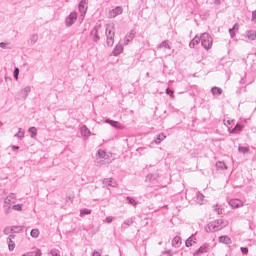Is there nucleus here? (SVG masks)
Wrapping results in <instances>:
<instances>
[{"mask_svg": "<svg viewBox=\"0 0 256 256\" xmlns=\"http://www.w3.org/2000/svg\"><path fill=\"white\" fill-rule=\"evenodd\" d=\"M227 225H229V222L223 219L214 220L205 227V230L207 233H215V231H220V229L227 227Z\"/></svg>", "mask_w": 256, "mask_h": 256, "instance_id": "nucleus-1", "label": "nucleus"}, {"mask_svg": "<svg viewBox=\"0 0 256 256\" xmlns=\"http://www.w3.org/2000/svg\"><path fill=\"white\" fill-rule=\"evenodd\" d=\"M200 39H202V45L204 48L211 49L213 39H211L207 33L201 34Z\"/></svg>", "mask_w": 256, "mask_h": 256, "instance_id": "nucleus-2", "label": "nucleus"}, {"mask_svg": "<svg viewBox=\"0 0 256 256\" xmlns=\"http://www.w3.org/2000/svg\"><path fill=\"white\" fill-rule=\"evenodd\" d=\"M121 13H123V8L121 6H118L108 13V17L109 19H115V17H117V15H121Z\"/></svg>", "mask_w": 256, "mask_h": 256, "instance_id": "nucleus-3", "label": "nucleus"}, {"mask_svg": "<svg viewBox=\"0 0 256 256\" xmlns=\"http://www.w3.org/2000/svg\"><path fill=\"white\" fill-rule=\"evenodd\" d=\"M77 21V13L72 12L65 20L66 27H71Z\"/></svg>", "mask_w": 256, "mask_h": 256, "instance_id": "nucleus-4", "label": "nucleus"}, {"mask_svg": "<svg viewBox=\"0 0 256 256\" xmlns=\"http://www.w3.org/2000/svg\"><path fill=\"white\" fill-rule=\"evenodd\" d=\"M89 0H81L79 3V11L81 13V16L84 17L85 13H87Z\"/></svg>", "mask_w": 256, "mask_h": 256, "instance_id": "nucleus-5", "label": "nucleus"}, {"mask_svg": "<svg viewBox=\"0 0 256 256\" xmlns=\"http://www.w3.org/2000/svg\"><path fill=\"white\" fill-rule=\"evenodd\" d=\"M229 205L232 207V209H239L243 207V201L239 199H231L229 201Z\"/></svg>", "mask_w": 256, "mask_h": 256, "instance_id": "nucleus-6", "label": "nucleus"}, {"mask_svg": "<svg viewBox=\"0 0 256 256\" xmlns=\"http://www.w3.org/2000/svg\"><path fill=\"white\" fill-rule=\"evenodd\" d=\"M109 155L104 150H98V153L96 154V159L100 161V163H103L104 160L108 159Z\"/></svg>", "mask_w": 256, "mask_h": 256, "instance_id": "nucleus-7", "label": "nucleus"}, {"mask_svg": "<svg viewBox=\"0 0 256 256\" xmlns=\"http://www.w3.org/2000/svg\"><path fill=\"white\" fill-rule=\"evenodd\" d=\"M218 241L219 243H224L225 245H231V238L229 236H220Z\"/></svg>", "mask_w": 256, "mask_h": 256, "instance_id": "nucleus-8", "label": "nucleus"}, {"mask_svg": "<svg viewBox=\"0 0 256 256\" xmlns=\"http://www.w3.org/2000/svg\"><path fill=\"white\" fill-rule=\"evenodd\" d=\"M13 239H15V236H9V240H8L9 251H13L15 249V241H13Z\"/></svg>", "mask_w": 256, "mask_h": 256, "instance_id": "nucleus-9", "label": "nucleus"}, {"mask_svg": "<svg viewBox=\"0 0 256 256\" xmlns=\"http://www.w3.org/2000/svg\"><path fill=\"white\" fill-rule=\"evenodd\" d=\"M41 255H42L41 251L36 248V249L32 250L31 252L25 253L22 256H41Z\"/></svg>", "mask_w": 256, "mask_h": 256, "instance_id": "nucleus-10", "label": "nucleus"}, {"mask_svg": "<svg viewBox=\"0 0 256 256\" xmlns=\"http://www.w3.org/2000/svg\"><path fill=\"white\" fill-rule=\"evenodd\" d=\"M80 131L83 137H89V135H91V131L89 130V128H87V126H82Z\"/></svg>", "mask_w": 256, "mask_h": 256, "instance_id": "nucleus-11", "label": "nucleus"}, {"mask_svg": "<svg viewBox=\"0 0 256 256\" xmlns=\"http://www.w3.org/2000/svg\"><path fill=\"white\" fill-rule=\"evenodd\" d=\"M106 33H115V24L110 23L106 27Z\"/></svg>", "mask_w": 256, "mask_h": 256, "instance_id": "nucleus-12", "label": "nucleus"}, {"mask_svg": "<svg viewBox=\"0 0 256 256\" xmlns=\"http://www.w3.org/2000/svg\"><path fill=\"white\" fill-rule=\"evenodd\" d=\"M29 93H31V88L26 87L21 90L20 95H21V97H27L29 95Z\"/></svg>", "mask_w": 256, "mask_h": 256, "instance_id": "nucleus-13", "label": "nucleus"}, {"mask_svg": "<svg viewBox=\"0 0 256 256\" xmlns=\"http://www.w3.org/2000/svg\"><path fill=\"white\" fill-rule=\"evenodd\" d=\"M121 53H123V46L122 45L116 46V48L114 49V55H121Z\"/></svg>", "mask_w": 256, "mask_h": 256, "instance_id": "nucleus-14", "label": "nucleus"}, {"mask_svg": "<svg viewBox=\"0 0 256 256\" xmlns=\"http://www.w3.org/2000/svg\"><path fill=\"white\" fill-rule=\"evenodd\" d=\"M112 127H115L116 129H125V126L119 122H111Z\"/></svg>", "mask_w": 256, "mask_h": 256, "instance_id": "nucleus-15", "label": "nucleus"}, {"mask_svg": "<svg viewBox=\"0 0 256 256\" xmlns=\"http://www.w3.org/2000/svg\"><path fill=\"white\" fill-rule=\"evenodd\" d=\"M209 251V245L205 244L198 249V253H207Z\"/></svg>", "mask_w": 256, "mask_h": 256, "instance_id": "nucleus-16", "label": "nucleus"}, {"mask_svg": "<svg viewBox=\"0 0 256 256\" xmlns=\"http://www.w3.org/2000/svg\"><path fill=\"white\" fill-rule=\"evenodd\" d=\"M213 95H221L223 93V90L221 88L214 87L212 88Z\"/></svg>", "mask_w": 256, "mask_h": 256, "instance_id": "nucleus-17", "label": "nucleus"}, {"mask_svg": "<svg viewBox=\"0 0 256 256\" xmlns=\"http://www.w3.org/2000/svg\"><path fill=\"white\" fill-rule=\"evenodd\" d=\"M239 131H243V126L237 124L235 128L231 130V133H238Z\"/></svg>", "mask_w": 256, "mask_h": 256, "instance_id": "nucleus-18", "label": "nucleus"}, {"mask_svg": "<svg viewBox=\"0 0 256 256\" xmlns=\"http://www.w3.org/2000/svg\"><path fill=\"white\" fill-rule=\"evenodd\" d=\"M31 237H34L35 239H37V237H39V229H33L30 232Z\"/></svg>", "mask_w": 256, "mask_h": 256, "instance_id": "nucleus-19", "label": "nucleus"}, {"mask_svg": "<svg viewBox=\"0 0 256 256\" xmlns=\"http://www.w3.org/2000/svg\"><path fill=\"white\" fill-rule=\"evenodd\" d=\"M13 199H15V195L11 194L9 195L6 199H5V203H7L8 205H11V200L13 201Z\"/></svg>", "mask_w": 256, "mask_h": 256, "instance_id": "nucleus-20", "label": "nucleus"}, {"mask_svg": "<svg viewBox=\"0 0 256 256\" xmlns=\"http://www.w3.org/2000/svg\"><path fill=\"white\" fill-rule=\"evenodd\" d=\"M172 245H181V238L180 237H175L172 241Z\"/></svg>", "mask_w": 256, "mask_h": 256, "instance_id": "nucleus-21", "label": "nucleus"}, {"mask_svg": "<svg viewBox=\"0 0 256 256\" xmlns=\"http://www.w3.org/2000/svg\"><path fill=\"white\" fill-rule=\"evenodd\" d=\"M29 133H30L31 137H35V135H37V128L31 127L29 129Z\"/></svg>", "mask_w": 256, "mask_h": 256, "instance_id": "nucleus-22", "label": "nucleus"}, {"mask_svg": "<svg viewBox=\"0 0 256 256\" xmlns=\"http://www.w3.org/2000/svg\"><path fill=\"white\" fill-rule=\"evenodd\" d=\"M229 33H235V31H239V24H235L233 28H229Z\"/></svg>", "mask_w": 256, "mask_h": 256, "instance_id": "nucleus-23", "label": "nucleus"}, {"mask_svg": "<svg viewBox=\"0 0 256 256\" xmlns=\"http://www.w3.org/2000/svg\"><path fill=\"white\" fill-rule=\"evenodd\" d=\"M12 209H14V211H22L23 205L21 204L14 205Z\"/></svg>", "mask_w": 256, "mask_h": 256, "instance_id": "nucleus-24", "label": "nucleus"}, {"mask_svg": "<svg viewBox=\"0 0 256 256\" xmlns=\"http://www.w3.org/2000/svg\"><path fill=\"white\" fill-rule=\"evenodd\" d=\"M203 199H205V196H203V194H198L197 195V202L198 203H203Z\"/></svg>", "mask_w": 256, "mask_h": 256, "instance_id": "nucleus-25", "label": "nucleus"}, {"mask_svg": "<svg viewBox=\"0 0 256 256\" xmlns=\"http://www.w3.org/2000/svg\"><path fill=\"white\" fill-rule=\"evenodd\" d=\"M165 139V136L164 134H159L158 135V138L156 140V143H161V141H163Z\"/></svg>", "mask_w": 256, "mask_h": 256, "instance_id": "nucleus-26", "label": "nucleus"}, {"mask_svg": "<svg viewBox=\"0 0 256 256\" xmlns=\"http://www.w3.org/2000/svg\"><path fill=\"white\" fill-rule=\"evenodd\" d=\"M81 215H91V210L83 209V210H81Z\"/></svg>", "mask_w": 256, "mask_h": 256, "instance_id": "nucleus-27", "label": "nucleus"}, {"mask_svg": "<svg viewBox=\"0 0 256 256\" xmlns=\"http://www.w3.org/2000/svg\"><path fill=\"white\" fill-rule=\"evenodd\" d=\"M12 231H13V228H11V227H6V228L4 229L5 235H9Z\"/></svg>", "mask_w": 256, "mask_h": 256, "instance_id": "nucleus-28", "label": "nucleus"}, {"mask_svg": "<svg viewBox=\"0 0 256 256\" xmlns=\"http://www.w3.org/2000/svg\"><path fill=\"white\" fill-rule=\"evenodd\" d=\"M193 239L189 238L188 240H186V247H191L193 245Z\"/></svg>", "mask_w": 256, "mask_h": 256, "instance_id": "nucleus-29", "label": "nucleus"}, {"mask_svg": "<svg viewBox=\"0 0 256 256\" xmlns=\"http://www.w3.org/2000/svg\"><path fill=\"white\" fill-rule=\"evenodd\" d=\"M201 19H203V21H206V19H209V14L206 12L204 14H200Z\"/></svg>", "mask_w": 256, "mask_h": 256, "instance_id": "nucleus-30", "label": "nucleus"}, {"mask_svg": "<svg viewBox=\"0 0 256 256\" xmlns=\"http://www.w3.org/2000/svg\"><path fill=\"white\" fill-rule=\"evenodd\" d=\"M239 151H240V153H248L249 152V148H247V147H240Z\"/></svg>", "mask_w": 256, "mask_h": 256, "instance_id": "nucleus-31", "label": "nucleus"}, {"mask_svg": "<svg viewBox=\"0 0 256 256\" xmlns=\"http://www.w3.org/2000/svg\"><path fill=\"white\" fill-rule=\"evenodd\" d=\"M252 23H256V10L252 11V19H251Z\"/></svg>", "mask_w": 256, "mask_h": 256, "instance_id": "nucleus-32", "label": "nucleus"}, {"mask_svg": "<svg viewBox=\"0 0 256 256\" xmlns=\"http://www.w3.org/2000/svg\"><path fill=\"white\" fill-rule=\"evenodd\" d=\"M14 77H15L16 81H17V79H19V68H15Z\"/></svg>", "mask_w": 256, "mask_h": 256, "instance_id": "nucleus-33", "label": "nucleus"}, {"mask_svg": "<svg viewBox=\"0 0 256 256\" xmlns=\"http://www.w3.org/2000/svg\"><path fill=\"white\" fill-rule=\"evenodd\" d=\"M241 252H242L244 255H247V253H249V249L246 248V247H242V248H241Z\"/></svg>", "mask_w": 256, "mask_h": 256, "instance_id": "nucleus-34", "label": "nucleus"}, {"mask_svg": "<svg viewBox=\"0 0 256 256\" xmlns=\"http://www.w3.org/2000/svg\"><path fill=\"white\" fill-rule=\"evenodd\" d=\"M255 38H256V33H252L248 35V39H251L252 41H255Z\"/></svg>", "mask_w": 256, "mask_h": 256, "instance_id": "nucleus-35", "label": "nucleus"}, {"mask_svg": "<svg viewBox=\"0 0 256 256\" xmlns=\"http://www.w3.org/2000/svg\"><path fill=\"white\" fill-rule=\"evenodd\" d=\"M51 255L52 256H59V250H52Z\"/></svg>", "mask_w": 256, "mask_h": 256, "instance_id": "nucleus-36", "label": "nucleus"}, {"mask_svg": "<svg viewBox=\"0 0 256 256\" xmlns=\"http://www.w3.org/2000/svg\"><path fill=\"white\" fill-rule=\"evenodd\" d=\"M216 165H217V167H221V169H223L225 167V163H223V162H218Z\"/></svg>", "mask_w": 256, "mask_h": 256, "instance_id": "nucleus-37", "label": "nucleus"}, {"mask_svg": "<svg viewBox=\"0 0 256 256\" xmlns=\"http://www.w3.org/2000/svg\"><path fill=\"white\" fill-rule=\"evenodd\" d=\"M107 43L108 45H113V38L112 37L108 38Z\"/></svg>", "mask_w": 256, "mask_h": 256, "instance_id": "nucleus-38", "label": "nucleus"}, {"mask_svg": "<svg viewBox=\"0 0 256 256\" xmlns=\"http://www.w3.org/2000/svg\"><path fill=\"white\" fill-rule=\"evenodd\" d=\"M167 95H170V97H173V91L167 89Z\"/></svg>", "mask_w": 256, "mask_h": 256, "instance_id": "nucleus-39", "label": "nucleus"}, {"mask_svg": "<svg viewBox=\"0 0 256 256\" xmlns=\"http://www.w3.org/2000/svg\"><path fill=\"white\" fill-rule=\"evenodd\" d=\"M112 221H113V218L111 217L106 218V223H111Z\"/></svg>", "mask_w": 256, "mask_h": 256, "instance_id": "nucleus-40", "label": "nucleus"}, {"mask_svg": "<svg viewBox=\"0 0 256 256\" xmlns=\"http://www.w3.org/2000/svg\"><path fill=\"white\" fill-rule=\"evenodd\" d=\"M215 5H221V0H214Z\"/></svg>", "mask_w": 256, "mask_h": 256, "instance_id": "nucleus-41", "label": "nucleus"}, {"mask_svg": "<svg viewBox=\"0 0 256 256\" xmlns=\"http://www.w3.org/2000/svg\"><path fill=\"white\" fill-rule=\"evenodd\" d=\"M128 200H129V203H131V205H135V200L129 199V198H128Z\"/></svg>", "mask_w": 256, "mask_h": 256, "instance_id": "nucleus-42", "label": "nucleus"}, {"mask_svg": "<svg viewBox=\"0 0 256 256\" xmlns=\"http://www.w3.org/2000/svg\"><path fill=\"white\" fill-rule=\"evenodd\" d=\"M0 47L2 48V49H5V43H0Z\"/></svg>", "mask_w": 256, "mask_h": 256, "instance_id": "nucleus-43", "label": "nucleus"}, {"mask_svg": "<svg viewBox=\"0 0 256 256\" xmlns=\"http://www.w3.org/2000/svg\"><path fill=\"white\" fill-rule=\"evenodd\" d=\"M93 256H101V254L99 252H94Z\"/></svg>", "mask_w": 256, "mask_h": 256, "instance_id": "nucleus-44", "label": "nucleus"}, {"mask_svg": "<svg viewBox=\"0 0 256 256\" xmlns=\"http://www.w3.org/2000/svg\"><path fill=\"white\" fill-rule=\"evenodd\" d=\"M23 135H24L23 132H21L20 137H23Z\"/></svg>", "mask_w": 256, "mask_h": 256, "instance_id": "nucleus-45", "label": "nucleus"}]
</instances>
